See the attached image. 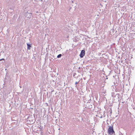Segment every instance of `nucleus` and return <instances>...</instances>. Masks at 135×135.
Instances as JSON below:
<instances>
[{"instance_id": "f257e3e1", "label": "nucleus", "mask_w": 135, "mask_h": 135, "mask_svg": "<svg viewBox=\"0 0 135 135\" xmlns=\"http://www.w3.org/2000/svg\"><path fill=\"white\" fill-rule=\"evenodd\" d=\"M113 126V125H111V126L109 127L108 132L109 135H114L115 134V132L114 130Z\"/></svg>"}, {"instance_id": "f03ea898", "label": "nucleus", "mask_w": 135, "mask_h": 135, "mask_svg": "<svg viewBox=\"0 0 135 135\" xmlns=\"http://www.w3.org/2000/svg\"><path fill=\"white\" fill-rule=\"evenodd\" d=\"M28 120L30 122V124H32L35 122V119L34 118H31L29 117L28 118Z\"/></svg>"}, {"instance_id": "7ed1b4c3", "label": "nucleus", "mask_w": 135, "mask_h": 135, "mask_svg": "<svg viewBox=\"0 0 135 135\" xmlns=\"http://www.w3.org/2000/svg\"><path fill=\"white\" fill-rule=\"evenodd\" d=\"M85 54V51L84 50H81L79 55L81 58H82L84 56Z\"/></svg>"}, {"instance_id": "20e7f679", "label": "nucleus", "mask_w": 135, "mask_h": 135, "mask_svg": "<svg viewBox=\"0 0 135 135\" xmlns=\"http://www.w3.org/2000/svg\"><path fill=\"white\" fill-rule=\"evenodd\" d=\"M31 16L32 13H28L27 12L26 14V17L28 19H30L31 18Z\"/></svg>"}, {"instance_id": "39448f33", "label": "nucleus", "mask_w": 135, "mask_h": 135, "mask_svg": "<svg viewBox=\"0 0 135 135\" xmlns=\"http://www.w3.org/2000/svg\"><path fill=\"white\" fill-rule=\"evenodd\" d=\"M27 49L28 50H30L31 47V44H29L28 43H27Z\"/></svg>"}, {"instance_id": "423d86ee", "label": "nucleus", "mask_w": 135, "mask_h": 135, "mask_svg": "<svg viewBox=\"0 0 135 135\" xmlns=\"http://www.w3.org/2000/svg\"><path fill=\"white\" fill-rule=\"evenodd\" d=\"M117 94H115V93L114 92H112V96L113 97V98H114L115 97L116 95H117Z\"/></svg>"}, {"instance_id": "0eeeda50", "label": "nucleus", "mask_w": 135, "mask_h": 135, "mask_svg": "<svg viewBox=\"0 0 135 135\" xmlns=\"http://www.w3.org/2000/svg\"><path fill=\"white\" fill-rule=\"evenodd\" d=\"M62 56V54H60L58 55L57 56V58H60L61 56Z\"/></svg>"}, {"instance_id": "6e6552de", "label": "nucleus", "mask_w": 135, "mask_h": 135, "mask_svg": "<svg viewBox=\"0 0 135 135\" xmlns=\"http://www.w3.org/2000/svg\"><path fill=\"white\" fill-rule=\"evenodd\" d=\"M79 82V81H78V82L76 81V82L75 83V84L76 85ZM77 86V85H76L75 86L76 87Z\"/></svg>"}, {"instance_id": "1a4fd4ad", "label": "nucleus", "mask_w": 135, "mask_h": 135, "mask_svg": "<svg viewBox=\"0 0 135 135\" xmlns=\"http://www.w3.org/2000/svg\"><path fill=\"white\" fill-rule=\"evenodd\" d=\"M119 135H123V134L121 132H120L119 134Z\"/></svg>"}, {"instance_id": "9d476101", "label": "nucleus", "mask_w": 135, "mask_h": 135, "mask_svg": "<svg viewBox=\"0 0 135 135\" xmlns=\"http://www.w3.org/2000/svg\"><path fill=\"white\" fill-rule=\"evenodd\" d=\"M4 60V59H3V58H2V59H0V61H2V60Z\"/></svg>"}, {"instance_id": "9b49d317", "label": "nucleus", "mask_w": 135, "mask_h": 135, "mask_svg": "<svg viewBox=\"0 0 135 135\" xmlns=\"http://www.w3.org/2000/svg\"><path fill=\"white\" fill-rule=\"evenodd\" d=\"M115 91L116 92L118 91V90L117 89H115Z\"/></svg>"}, {"instance_id": "f8f14e48", "label": "nucleus", "mask_w": 135, "mask_h": 135, "mask_svg": "<svg viewBox=\"0 0 135 135\" xmlns=\"http://www.w3.org/2000/svg\"><path fill=\"white\" fill-rule=\"evenodd\" d=\"M76 75V73H74V75H73V76L74 77L75 76V75Z\"/></svg>"}, {"instance_id": "ddd939ff", "label": "nucleus", "mask_w": 135, "mask_h": 135, "mask_svg": "<svg viewBox=\"0 0 135 135\" xmlns=\"http://www.w3.org/2000/svg\"><path fill=\"white\" fill-rule=\"evenodd\" d=\"M112 86L113 87V88H114V86Z\"/></svg>"}, {"instance_id": "4468645a", "label": "nucleus", "mask_w": 135, "mask_h": 135, "mask_svg": "<svg viewBox=\"0 0 135 135\" xmlns=\"http://www.w3.org/2000/svg\"><path fill=\"white\" fill-rule=\"evenodd\" d=\"M75 78H78V77L77 76V77H75Z\"/></svg>"}, {"instance_id": "2eb2a0df", "label": "nucleus", "mask_w": 135, "mask_h": 135, "mask_svg": "<svg viewBox=\"0 0 135 135\" xmlns=\"http://www.w3.org/2000/svg\"><path fill=\"white\" fill-rule=\"evenodd\" d=\"M117 95H119V94H117Z\"/></svg>"}, {"instance_id": "dca6fc26", "label": "nucleus", "mask_w": 135, "mask_h": 135, "mask_svg": "<svg viewBox=\"0 0 135 135\" xmlns=\"http://www.w3.org/2000/svg\"><path fill=\"white\" fill-rule=\"evenodd\" d=\"M102 118V116H101V117H100V118Z\"/></svg>"}, {"instance_id": "f3484780", "label": "nucleus", "mask_w": 135, "mask_h": 135, "mask_svg": "<svg viewBox=\"0 0 135 135\" xmlns=\"http://www.w3.org/2000/svg\"><path fill=\"white\" fill-rule=\"evenodd\" d=\"M36 13H38V12L37 11V12H36Z\"/></svg>"}, {"instance_id": "a211bd4d", "label": "nucleus", "mask_w": 135, "mask_h": 135, "mask_svg": "<svg viewBox=\"0 0 135 135\" xmlns=\"http://www.w3.org/2000/svg\"><path fill=\"white\" fill-rule=\"evenodd\" d=\"M118 98H119L118 96Z\"/></svg>"}]
</instances>
